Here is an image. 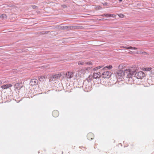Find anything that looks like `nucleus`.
I'll list each match as a JSON object with an SVG mask.
<instances>
[{
    "instance_id": "f257e3e1",
    "label": "nucleus",
    "mask_w": 154,
    "mask_h": 154,
    "mask_svg": "<svg viewBox=\"0 0 154 154\" xmlns=\"http://www.w3.org/2000/svg\"><path fill=\"white\" fill-rule=\"evenodd\" d=\"M137 71V67L134 66L129 67L123 71V78L126 79L131 78Z\"/></svg>"
},
{
    "instance_id": "f03ea898",
    "label": "nucleus",
    "mask_w": 154,
    "mask_h": 154,
    "mask_svg": "<svg viewBox=\"0 0 154 154\" xmlns=\"http://www.w3.org/2000/svg\"><path fill=\"white\" fill-rule=\"evenodd\" d=\"M145 76V74L142 71L137 72L135 74V76L137 79H142Z\"/></svg>"
},
{
    "instance_id": "7ed1b4c3",
    "label": "nucleus",
    "mask_w": 154,
    "mask_h": 154,
    "mask_svg": "<svg viewBox=\"0 0 154 154\" xmlns=\"http://www.w3.org/2000/svg\"><path fill=\"white\" fill-rule=\"evenodd\" d=\"M116 77L119 79H122L123 78V71L122 70H119L117 71L116 73Z\"/></svg>"
},
{
    "instance_id": "20e7f679",
    "label": "nucleus",
    "mask_w": 154,
    "mask_h": 154,
    "mask_svg": "<svg viewBox=\"0 0 154 154\" xmlns=\"http://www.w3.org/2000/svg\"><path fill=\"white\" fill-rule=\"evenodd\" d=\"M111 72L108 71L103 72L102 74V77L104 78H109L111 76Z\"/></svg>"
},
{
    "instance_id": "39448f33",
    "label": "nucleus",
    "mask_w": 154,
    "mask_h": 154,
    "mask_svg": "<svg viewBox=\"0 0 154 154\" xmlns=\"http://www.w3.org/2000/svg\"><path fill=\"white\" fill-rule=\"evenodd\" d=\"M74 74V72L69 71L66 74V77L68 79H70L73 77V75Z\"/></svg>"
},
{
    "instance_id": "423d86ee",
    "label": "nucleus",
    "mask_w": 154,
    "mask_h": 154,
    "mask_svg": "<svg viewBox=\"0 0 154 154\" xmlns=\"http://www.w3.org/2000/svg\"><path fill=\"white\" fill-rule=\"evenodd\" d=\"M12 86V85L11 84H6L3 85L1 86V88L4 89H6Z\"/></svg>"
},
{
    "instance_id": "0eeeda50",
    "label": "nucleus",
    "mask_w": 154,
    "mask_h": 154,
    "mask_svg": "<svg viewBox=\"0 0 154 154\" xmlns=\"http://www.w3.org/2000/svg\"><path fill=\"white\" fill-rule=\"evenodd\" d=\"M62 74L61 73H59L58 74H57L53 75H52L51 76V78L52 79H57L58 78L62 76Z\"/></svg>"
},
{
    "instance_id": "6e6552de",
    "label": "nucleus",
    "mask_w": 154,
    "mask_h": 154,
    "mask_svg": "<svg viewBox=\"0 0 154 154\" xmlns=\"http://www.w3.org/2000/svg\"><path fill=\"white\" fill-rule=\"evenodd\" d=\"M94 135L93 133H88L87 135V137L88 140H91L94 138Z\"/></svg>"
},
{
    "instance_id": "1a4fd4ad",
    "label": "nucleus",
    "mask_w": 154,
    "mask_h": 154,
    "mask_svg": "<svg viewBox=\"0 0 154 154\" xmlns=\"http://www.w3.org/2000/svg\"><path fill=\"white\" fill-rule=\"evenodd\" d=\"M100 76V73L98 72L97 73H94L93 75V77L94 79H97L99 78Z\"/></svg>"
},
{
    "instance_id": "9d476101",
    "label": "nucleus",
    "mask_w": 154,
    "mask_h": 154,
    "mask_svg": "<svg viewBox=\"0 0 154 154\" xmlns=\"http://www.w3.org/2000/svg\"><path fill=\"white\" fill-rule=\"evenodd\" d=\"M121 48H125L126 49H134V50H137V48L134 47H132L130 46V47H127L126 46H121L120 47Z\"/></svg>"
},
{
    "instance_id": "9b49d317",
    "label": "nucleus",
    "mask_w": 154,
    "mask_h": 154,
    "mask_svg": "<svg viewBox=\"0 0 154 154\" xmlns=\"http://www.w3.org/2000/svg\"><path fill=\"white\" fill-rule=\"evenodd\" d=\"M101 16L103 17H112L114 18H115L116 17V15H115L108 14H103Z\"/></svg>"
},
{
    "instance_id": "f8f14e48",
    "label": "nucleus",
    "mask_w": 154,
    "mask_h": 154,
    "mask_svg": "<svg viewBox=\"0 0 154 154\" xmlns=\"http://www.w3.org/2000/svg\"><path fill=\"white\" fill-rule=\"evenodd\" d=\"M52 114L54 117H56L58 116L59 113L57 111L54 110L52 112Z\"/></svg>"
},
{
    "instance_id": "ddd939ff",
    "label": "nucleus",
    "mask_w": 154,
    "mask_h": 154,
    "mask_svg": "<svg viewBox=\"0 0 154 154\" xmlns=\"http://www.w3.org/2000/svg\"><path fill=\"white\" fill-rule=\"evenodd\" d=\"M126 67V65L124 63H122L119 65L118 68L119 70H122Z\"/></svg>"
},
{
    "instance_id": "4468645a",
    "label": "nucleus",
    "mask_w": 154,
    "mask_h": 154,
    "mask_svg": "<svg viewBox=\"0 0 154 154\" xmlns=\"http://www.w3.org/2000/svg\"><path fill=\"white\" fill-rule=\"evenodd\" d=\"M47 78V77L45 75L40 76L38 77V79L40 81H44L43 79H46Z\"/></svg>"
},
{
    "instance_id": "2eb2a0df",
    "label": "nucleus",
    "mask_w": 154,
    "mask_h": 154,
    "mask_svg": "<svg viewBox=\"0 0 154 154\" xmlns=\"http://www.w3.org/2000/svg\"><path fill=\"white\" fill-rule=\"evenodd\" d=\"M152 69V68L151 67H143L141 69V70L144 71H149Z\"/></svg>"
},
{
    "instance_id": "dca6fc26",
    "label": "nucleus",
    "mask_w": 154,
    "mask_h": 154,
    "mask_svg": "<svg viewBox=\"0 0 154 154\" xmlns=\"http://www.w3.org/2000/svg\"><path fill=\"white\" fill-rule=\"evenodd\" d=\"M38 81L36 79H32L31 80V82L32 83L33 85H35L37 84Z\"/></svg>"
},
{
    "instance_id": "f3484780",
    "label": "nucleus",
    "mask_w": 154,
    "mask_h": 154,
    "mask_svg": "<svg viewBox=\"0 0 154 154\" xmlns=\"http://www.w3.org/2000/svg\"><path fill=\"white\" fill-rule=\"evenodd\" d=\"M112 68V66L111 65L107 66L103 68V69H105L106 68L107 69H108L110 70Z\"/></svg>"
},
{
    "instance_id": "a211bd4d",
    "label": "nucleus",
    "mask_w": 154,
    "mask_h": 154,
    "mask_svg": "<svg viewBox=\"0 0 154 154\" xmlns=\"http://www.w3.org/2000/svg\"><path fill=\"white\" fill-rule=\"evenodd\" d=\"M85 72H86L85 70L84 69H80L79 71V73L82 75L84 74L85 73Z\"/></svg>"
},
{
    "instance_id": "6ab92c4d",
    "label": "nucleus",
    "mask_w": 154,
    "mask_h": 154,
    "mask_svg": "<svg viewBox=\"0 0 154 154\" xmlns=\"http://www.w3.org/2000/svg\"><path fill=\"white\" fill-rule=\"evenodd\" d=\"M103 66H98L97 67H96L94 68L93 69L94 71H96L98 69H99L100 68H102Z\"/></svg>"
},
{
    "instance_id": "aec40b11",
    "label": "nucleus",
    "mask_w": 154,
    "mask_h": 154,
    "mask_svg": "<svg viewBox=\"0 0 154 154\" xmlns=\"http://www.w3.org/2000/svg\"><path fill=\"white\" fill-rule=\"evenodd\" d=\"M84 64H85V61H81L78 62V64L79 65H83Z\"/></svg>"
},
{
    "instance_id": "412c9836",
    "label": "nucleus",
    "mask_w": 154,
    "mask_h": 154,
    "mask_svg": "<svg viewBox=\"0 0 154 154\" xmlns=\"http://www.w3.org/2000/svg\"><path fill=\"white\" fill-rule=\"evenodd\" d=\"M85 64H86L88 65H92V63L90 61H85Z\"/></svg>"
},
{
    "instance_id": "4be33fe9",
    "label": "nucleus",
    "mask_w": 154,
    "mask_h": 154,
    "mask_svg": "<svg viewBox=\"0 0 154 154\" xmlns=\"http://www.w3.org/2000/svg\"><path fill=\"white\" fill-rule=\"evenodd\" d=\"M6 17V15L5 14H2L0 15V18H5Z\"/></svg>"
},
{
    "instance_id": "5701e85b",
    "label": "nucleus",
    "mask_w": 154,
    "mask_h": 154,
    "mask_svg": "<svg viewBox=\"0 0 154 154\" xmlns=\"http://www.w3.org/2000/svg\"><path fill=\"white\" fill-rule=\"evenodd\" d=\"M19 83H17V84H16L14 85V88H15L18 89V88H19Z\"/></svg>"
},
{
    "instance_id": "b1692460",
    "label": "nucleus",
    "mask_w": 154,
    "mask_h": 154,
    "mask_svg": "<svg viewBox=\"0 0 154 154\" xmlns=\"http://www.w3.org/2000/svg\"><path fill=\"white\" fill-rule=\"evenodd\" d=\"M119 16L121 18H123L124 17V16L123 14H118Z\"/></svg>"
},
{
    "instance_id": "393cba45",
    "label": "nucleus",
    "mask_w": 154,
    "mask_h": 154,
    "mask_svg": "<svg viewBox=\"0 0 154 154\" xmlns=\"http://www.w3.org/2000/svg\"><path fill=\"white\" fill-rule=\"evenodd\" d=\"M81 74L80 73H78V74H77L76 76V77L78 76L79 78H80L81 77Z\"/></svg>"
},
{
    "instance_id": "a878e982",
    "label": "nucleus",
    "mask_w": 154,
    "mask_h": 154,
    "mask_svg": "<svg viewBox=\"0 0 154 154\" xmlns=\"http://www.w3.org/2000/svg\"><path fill=\"white\" fill-rule=\"evenodd\" d=\"M66 28H67V26H63V29H66Z\"/></svg>"
},
{
    "instance_id": "bb28decb",
    "label": "nucleus",
    "mask_w": 154,
    "mask_h": 154,
    "mask_svg": "<svg viewBox=\"0 0 154 154\" xmlns=\"http://www.w3.org/2000/svg\"><path fill=\"white\" fill-rule=\"evenodd\" d=\"M2 84V82L0 81V84Z\"/></svg>"
},
{
    "instance_id": "cd10ccee",
    "label": "nucleus",
    "mask_w": 154,
    "mask_h": 154,
    "mask_svg": "<svg viewBox=\"0 0 154 154\" xmlns=\"http://www.w3.org/2000/svg\"><path fill=\"white\" fill-rule=\"evenodd\" d=\"M119 2H122V0H119Z\"/></svg>"
}]
</instances>
